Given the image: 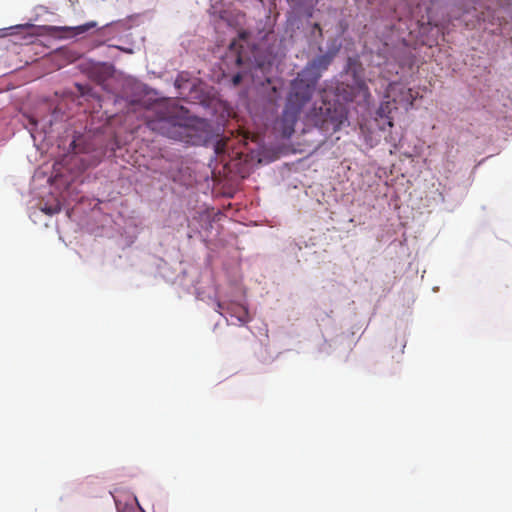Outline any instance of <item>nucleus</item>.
I'll return each instance as SVG.
<instances>
[{
  "mask_svg": "<svg viewBox=\"0 0 512 512\" xmlns=\"http://www.w3.org/2000/svg\"><path fill=\"white\" fill-rule=\"evenodd\" d=\"M332 55L324 54L314 58L298 73L291 83V89L282 114L284 136H291L302 108L310 101L316 83L332 62Z\"/></svg>",
  "mask_w": 512,
  "mask_h": 512,
  "instance_id": "nucleus-1",
  "label": "nucleus"
},
{
  "mask_svg": "<svg viewBox=\"0 0 512 512\" xmlns=\"http://www.w3.org/2000/svg\"><path fill=\"white\" fill-rule=\"evenodd\" d=\"M186 110L169 101L156 102L148 109L145 120L147 127L163 136L174 140H183L188 136L185 125Z\"/></svg>",
  "mask_w": 512,
  "mask_h": 512,
  "instance_id": "nucleus-2",
  "label": "nucleus"
},
{
  "mask_svg": "<svg viewBox=\"0 0 512 512\" xmlns=\"http://www.w3.org/2000/svg\"><path fill=\"white\" fill-rule=\"evenodd\" d=\"M253 55L255 57V61L251 60L248 49L244 48V46L239 41L234 40L230 43L229 49L226 53V60L233 61L235 65L240 68V71L232 77V83L234 86L239 85L244 75L248 72L254 76L258 70H260L263 74H267V72L271 69V61L260 62L256 59L255 52H253Z\"/></svg>",
  "mask_w": 512,
  "mask_h": 512,
  "instance_id": "nucleus-3",
  "label": "nucleus"
},
{
  "mask_svg": "<svg viewBox=\"0 0 512 512\" xmlns=\"http://www.w3.org/2000/svg\"><path fill=\"white\" fill-rule=\"evenodd\" d=\"M316 124L326 132H337L347 121V113L340 104L323 101L318 108Z\"/></svg>",
  "mask_w": 512,
  "mask_h": 512,
  "instance_id": "nucleus-4",
  "label": "nucleus"
},
{
  "mask_svg": "<svg viewBox=\"0 0 512 512\" xmlns=\"http://www.w3.org/2000/svg\"><path fill=\"white\" fill-rule=\"evenodd\" d=\"M385 98L391 99L394 104L407 111L413 106L416 95L402 83L392 82L386 88Z\"/></svg>",
  "mask_w": 512,
  "mask_h": 512,
  "instance_id": "nucleus-5",
  "label": "nucleus"
},
{
  "mask_svg": "<svg viewBox=\"0 0 512 512\" xmlns=\"http://www.w3.org/2000/svg\"><path fill=\"white\" fill-rule=\"evenodd\" d=\"M399 106L393 103L391 99H386L381 102L379 108L376 111V121L379 122V128L385 130L387 127H393V116L392 112L397 110Z\"/></svg>",
  "mask_w": 512,
  "mask_h": 512,
  "instance_id": "nucleus-6",
  "label": "nucleus"
},
{
  "mask_svg": "<svg viewBox=\"0 0 512 512\" xmlns=\"http://www.w3.org/2000/svg\"><path fill=\"white\" fill-rule=\"evenodd\" d=\"M227 313L231 317L236 318V320L240 324H245V323L249 322V320H250L248 309L241 304H236V303L230 304L227 307Z\"/></svg>",
  "mask_w": 512,
  "mask_h": 512,
  "instance_id": "nucleus-7",
  "label": "nucleus"
},
{
  "mask_svg": "<svg viewBox=\"0 0 512 512\" xmlns=\"http://www.w3.org/2000/svg\"><path fill=\"white\" fill-rule=\"evenodd\" d=\"M96 27H97V22L90 21V22H87L83 25H79L76 27H66V28H64V30L71 32V36H77L80 34H84L87 31H89L90 29H93Z\"/></svg>",
  "mask_w": 512,
  "mask_h": 512,
  "instance_id": "nucleus-8",
  "label": "nucleus"
},
{
  "mask_svg": "<svg viewBox=\"0 0 512 512\" xmlns=\"http://www.w3.org/2000/svg\"><path fill=\"white\" fill-rule=\"evenodd\" d=\"M355 96H360L363 100H368L370 98V91L362 79H355Z\"/></svg>",
  "mask_w": 512,
  "mask_h": 512,
  "instance_id": "nucleus-9",
  "label": "nucleus"
},
{
  "mask_svg": "<svg viewBox=\"0 0 512 512\" xmlns=\"http://www.w3.org/2000/svg\"><path fill=\"white\" fill-rule=\"evenodd\" d=\"M45 214L47 215H54V214H57L61 211V205L59 203H56L54 205H45L42 209H41Z\"/></svg>",
  "mask_w": 512,
  "mask_h": 512,
  "instance_id": "nucleus-10",
  "label": "nucleus"
},
{
  "mask_svg": "<svg viewBox=\"0 0 512 512\" xmlns=\"http://www.w3.org/2000/svg\"><path fill=\"white\" fill-rule=\"evenodd\" d=\"M481 19H482L483 21H489V22H490L491 24H493V25H494V24H496V25H499V26H501V25L503 24V22H504V21H503L501 18H499V17H497V18H495V17L490 18V17H489V15H488L487 13H485V12H482V13H481Z\"/></svg>",
  "mask_w": 512,
  "mask_h": 512,
  "instance_id": "nucleus-11",
  "label": "nucleus"
},
{
  "mask_svg": "<svg viewBox=\"0 0 512 512\" xmlns=\"http://www.w3.org/2000/svg\"><path fill=\"white\" fill-rule=\"evenodd\" d=\"M188 82V79L185 78L184 74L181 73L177 76L176 80H175V86L177 89H181L184 85V83Z\"/></svg>",
  "mask_w": 512,
  "mask_h": 512,
  "instance_id": "nucleus-12",
  "label": "nucleus"
},
{
  "mask_svg": "<svg viewBox=\"0 0 512 512\" xmlns=\"http://www.w3.org/2000/svg\"><path fill=\"white\" fill-rule=\"evenodd\" d=\"M313 29L318 32V37L319 38H323V31H322V28H321L319 23H314L313 24Z\"/></svg>",
  "mask_w": 512,
  "mask_h": 512,
  "instance_id": "nucleus-13",
  "label": "nucleus"
},
{
  "mask_svg": "<svg viewBox=\"0 0 512 512\" xmlns=\"http://www.w3.org/2000/svg\"><path fill=\"white\" fill-rule=\"evenodd\" d=\"M29 124L32 126V128H35L37 126V120L33 117H29Z\"/></svg>",
  "mask_w": 512,
  "mask_h": 512,
  "instance_id": "nucleus-14",
  "label": "nucleus"
},
{
  "mask_svg": "<svg viewBox=\"0 0 512 512\" xmlns=\"http://www.w3.org/2000/svg\"><path fill=\"white\" fill-rule=\"evenodd\" d=\"M240 38H241L242 40H244V38H245V33H244V32L240 34Z\"/></svg>",
  "mask_w": 512,
  "mask_h": 512,
  "instance_id": "nucleus-15",
  "label": "nucleus"
},
{
  "mask_svg": "<svg viewBox=\"0 0 512 512\" xmlns=\"http://www.w3.org/2000/svg\"><path fill=\"white\" fill-rule=\"evenodd\" d=\"M265 80L270 83V78L268 76H265Z\"/></svg>",
  "mask_w": 512,
  "mask_h": 512,
  "instance_id": "nucleus-16",
  "label": "nucleus"
}]
</instances>
